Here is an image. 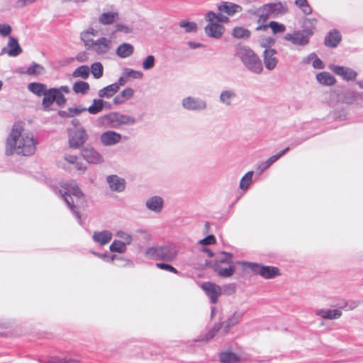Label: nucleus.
<instances>
[{"label":"nucleus","instance_id":"1","mask_svg":"<svg viewBox=\"0 0 363 363\" xmlns=\"http://www.w3.org/2000/svg\"><path fill=\"white\" fill-rule=\"evenodd\" d=\"M37 145L32 133L26 130L21 123H15L6 139L5 152L6 155L30 156L35 152Z\"/></svg>","mask_w":363,"mask_h":363},{"label":"nucleus","instance_id":"2","mask_svg":"<svg viewBox=\"0 0 363 363\" xmlns=\"http://www.w3.org/2000/svg\"><path fill=\"white\" fill-rule=\"evenodd\" d=\"M98 36V31L92 28L81 33L80 38L84 42L85 48L101 56L108 55L113 49V43L111 38Z\"/></svg>","mask_w":363,"mask_h":363},{"label":"nucleus","instance_id":"3","mask_svg":"<svg viewBox=\"0 0 363 363\" xmlns=\"http://www.w3.org/2000/svg\"><path fill=\"white\" fill-rule=\"evenodd\" d=\"M59 194L64 199L67 206L74 213L79 223L82 224L81 216L75 208L77 205L82 203L81 199L83 194L77 184L74 182L65 183L59 190Z\"/></svg>","mask_w":363,"mask_h":363},{"label":"nucleus","instance_id":"4","mask_svg":"<svg viewBox=\"0 0 363 363\" xmlns=\"http://www.w3.org/2000/svg\"><path fill=\"white\" fill-rule=\"evenodd\" d=\"M205 20L207 22L204 28L206 35L215 39L221 38L225 33V28L221 23H227L230 21L228 16L213 11L207 12Z\"/></svg>","mask_w":363,"mask_h":363},{"label":"nucleus","instance_id":"5","mask_svg":"<svg viewBox=\"0 0 363 363\" xmlns=\"http://www.w3.org/2000/svg\"><path fill=\"white\" fill-rule=\"evenodd\" d=\"M235 55L251 72L260 74L262 72V63L258 55L250 48L245 45H238L235 48Z\"/></svg>","mask_w":363,"mask_h":363},{"label":"nucleus","instance_id":"6","mask_svg":"<svg viewBox=\"0 0 363 363\" xmlns=\"http://www.w3.org/2000/svg\"><path fill=\"white\" fill-rule=\"evenodd\" d=\"M145 255L147 258L173 262L177 257V250L172 244L156 245L146 249Z\"/></svg>","mask_w":363,"mask_h":363},{"label":"nucleus","instance_id":"7","mask_svg":"<svg viewBox=\"0 0 363 363\" xmlns=\"http://www.w3.org/2000/svg\"><path fill=\"white\" fill-rule=\"evenodd\" d=\"M135 122V118L118 112H111L97 119L99 126L109 128H118L123 125H133Z\"/></svg>","mask_w":363,"mask_h":363},{"label":"nucleus","instance_id":"8","mask_svg":"<svg viewBox=\"0 0 363 363\" xmlns=\"http://www.w3.org/2000/svg\"><path fill=\"white\" fill-rule=\"evenodd\" d=\"M244 270L249 269L259 274L264 279H273L279 274V270L276 267L262 266L259 264L250 262L239 261L237 262Z\"/></svg>","mask_w":363,"mask_h":363},{"label":"nucleus","instance_id":"9","mask_svg":"<svg viewBox=\"0 0 363 363\" xmlns=\"http://www.w3.org/2000/svg\"><path fill=\"white\" fill-rule=\"evenodd\" d=\"M89 135L83 126H78L77 129L68 130V143L69 147L78 149L88 140Z\"/></svg>","mask_w":363,"mask_h":363},{"label":"nucleus","instance_id":"10","mask_svg":"<svg viewBox=\"0 0 363 363\" xmlns=\"http://www.w3.org/2000/svg\"><path fill=\"white\" fill-rule=\"evenodd\" d=\"M184 109L189 111L200 112L207 108V102L200 97L189 96L184 97L181 102Z\"/></svg>","mask_w":363,"mask_h":363},{"label":"nucleus","instance_id":"11","mask_svg":"<svg viewBox=\"0 0 363 363\" xmlns=\"http://www.w3.org/2000/svg\"><path fill=\"white\" fill-rule=\"evenodd\" d=\"M82 158L89 164H99L104 162V160L101 153L91 146H86L81 150Z\"/></svg>","mask_w":363,"mask_h":363},{"label":"nucleus","instance_id":"12","mask_svg":"<svg viewBox=\"0 0 363 363\" xmlns=\"http://www.w3.org/2000/svg\"><path fill=\"white\" fill-rule=\"evenodd\" d=\"M328 68L336 75L340 77L342 79L346 81L354 80L357 76V72L348 67L330 64L328 66Z\"/></svg>","mask_w":363,"mask_h":363},{"label":"nucleus","instance_id":"13","mask_svg":"<svg viewBox=\"0 0 363 363\" xmlns=\"http://www.w3.org/2000/svg\"><path fill=\"white\" fill-rule=\"evenodd\" d=\"M123 136L114 130H106L100 135L99 140L103 146H114L122 141Z\"/></svg>","mask_w":363,"mask_h":363},{"label":"nucleus","instance_id":"14","mask_svg":"<svg viewBox=\"0 0 363 363\" xmlns=\"http://www.w3.org/2000/svg\"><path fill=\"white\" fill-rule=\"evenodd\" d=\"M106 182L111 191L121 193L125 189V179L116 174L107 176L106 178Z\"/></svg>","mask_w":363,"mask_h":363},{"label":"nucleus","instance_id":"15","mask_svg":"<svg viewBox=\"0 0 363 363\" xmlns=\"http://www.w3.org/2000/svg\"><path fill=\"white\" fill-rule=\"evenodd\" d=\"M23 52L18 40L13 36H9L6 47L3 48L0 55L7 54L9 57H17Z\"/></svg>","mask_w":363,"mask_h":363},{"label":"nucleus","instance_id":"16","mask_svg":"<svg viewBox=\"0 0 363 363\" xmlns=\"http://www.w3.org/2000/svg\"><path fill=\"white\" fill-rule=\"evenodd\" d=\"M284 39L291 42L293 45L304 46L308 44L309 40L308 35L303 30H297L293 33H287L284 35Z\"/></svg>","mask_w":363,"mask_h":363},{"label":"nucleus","instance_id":"17","mask_svg":"<svg viewBox=\"0 0 363 363\" xmlns=\"http://www.w3.org/2000/svg\"><path fill=\"white\" fill-rule=\"evenodd\" d=\"M201 289L205 291L213 303L217 302L218 297L222 294L221 288L218 285L211 282L203 283L201 284Z\"/></svg>","mask_w":363,"mask_h":363},{"label":"nucleus","instance_id":"18","mask_svg":"<svg viewBox=\"0 0 363 363\" xmlns=\"http://www.w3.org/2000/svg\"><path fill=\"white\" fill-rule=\"evenodd\" d=\"M164 199L157 195L150 196L145 201V207L155 213H161L164 208Z\"/></svg>","mask_w":363,"mask_h":363},{"label":"nucleus","instance_id":"19","mask_svg":"<svg viewBox=\"0 0 363 363\" xmlns=\"http://www.w3.org/2000/svg\"><path fill=\"white\" fill-rule=\"evenodd\" d=\"M264 9L267 13L272 17L283 15L288 11L286 4L281 2L266 4Z\"/></svg>","mask_w":363,"mask_h":363},{"label":"nucleus","instance_id":"20","mask_svg":"<svg viewBox=\"0 0 363 363\" xmlns=\"http://www.w3.org/2000/svg\"><path fill=\"white\" fill-rule=\"evenodd\" d=\"M277 51L273 48H266L263 53L264 63L268 70L274 69L278 62Z\"/></svg>","mask_w":363,"mask_h":363},{"label":"nucleus","instance_id":"21","mask_svg":"<svg viewBox=\"0 0 363 363\" xmlns=\"http://www.w3.org/2000/svg\"><path fill=\"white\" fill-rule=\"evenodd\" d=\"M237 98L236 91L232 89H223L219 95V101L225 106H231Z\"/></svg>","mask_w":363,"mask_h":363},{"label":"nucleus","instance_id":"22","mask_svg":"<svg viewBox=\"0 0 363 363\" xmlns=\"http://www.w3.org/2000/svg\"><path fill=\"white\" fill-rule=\"evenodd\" d=\"M218 9L220 11L219 13H226L228 16H233L242 11L241 6L228 1L222 2L218 6Z\"/></svg>","mask_w":363,"mask_h":363},{"label":"nucleus","instance_id":"23","mask_svg":"<svg viewBox=\"0 0 363 363\" xmlns=\"http://www.w3.org/2000/svg\"><path fill=\"white\" fill-rule=\"evenodd\" d=\"M52 92H53L56 104L59 106H62L67 101L63 94H69L70 92V89L68 86H62L59 88H52Z\"/></svg>","mask_w":363,"mask_h":363},{"label":"nucleus","instance_id":"24","mask_svg":"<svg viewBox=\"0 0 363 363\" xmlns=\"http://www.w3.org/2000/svg\"><path fill=\"white\" fill-rule=\"evenodd\" d=\"M244 315V312L235 311L232 315H230L226 321L220 323L221 327H223L224 333H227L230 328L237 325Z\"/></svg>","mask_w":363,"mask_h":363},{"label":"nucleus","instance_id":"25","mask_svg":"<svg viewBox=\"0 0 363 363\" xmlns=\"http://www.w3.org/2000/svg\"><path fill=\"white\" fill-rule=\"evenodd\" d=\"M112 237V233L106 230L94 232L92 239L95 242L99 243L101 245H105L111 240Z\"/></svg>","mask_w":363,"mask_h":363},{"label":"nucleus","instance_id":"26","mask_svg":"<svg viewBox=\"0 0 363 363\" xmlns=\"http://www.w3.org/2000/svg\"><path fill=\"white\" fill-rule=\"evenodd\" d=\"M315 314L324 319H338L342 315V311L339 309H318Z\"/></svg>","mask_w":363,"mask_h":363},{"label":"nucleus","instance_id":"27","mask_svg":"<svg viewBox=\"0 0 363 363\" xmlns=\"http://www.w3.org/2000/svg\"><path fill=\"white\" fill-rule=\"evenodd\" d=\"M134 52V47L128 43H123L116 50V55L121 58L130 57Z\"/></svg>","mask_w":363,"mask_h":363},{"label":"nucleus","instance_id":"28","mask_svg":"<svg viewBox=\"0 0 363 363\" xmlns=\"http://www.w3.org/2000/svg\"><path fill=\"white\" fill-rule=\"evenodd\" d=\"M119 18V13L118 11H111L104 12L99 18V21L103 25H110L118 20Z\"/></svg>","mask_w":363,"mask_h":363},{"label":"nucleus","instance_id":"29","mask_svg":"<svg viewBox=\"0 0 363 363\" xmlns=\"http://www.w3.org/2000/svg\"><path fill=\"white\" fill-rule=\"evenodd\" d=\"M315 79L320 84L324 86H333L336 83V79L328 72L318 73Z\"/></svg>","mask_w":363,"mask_h":363},{"label":"nucleus","instance_id":"30","mask_svg":"<svg viewBox=\"0 0 363 363\" xmlns=\"http://www.w3.org/2000/svg\"><path fill=\"white\" fill-rule=\"evenodd\" d=\"M134 95V90L132 88L128 87L120 92L119 94L116 96L113 99V103L116 105L123 104L125 101L130 99Z\"/></svg>","mask_w":363,"mask_h":363},{"label":"nucleus","instance_id":"31","mask_svg":"<svg viewBox=\"0 0 363 363\" xmlns=\"http://www.w3.org/2000/svg\"><path fill=\"white\" fill-rule=\"evenodd\" d=\"M303 62L306 64H311L314 69H322L325 67L323 62L313 52L306 57L303 59Z\"/></svg>","mask_w":363,"mask_h":363},{"label":"nucleus","instance_id":"32","mask_svg":"<svg viewBox=\"0 0 363 363\" xmlns=\"http://www.w3.org/2000/svg\"><path fill=\"white\" fill-rule=\"evenodd\" d=\"M219 359L222 363H237L240 357L231 351H223L219 354Z\"/></svg>","mask_w":363,"mask_h":363},{"label":"nucleus","instance_id":"33","mask_svg":"<svg viewBox=\"0 0 363 363\" xmlns=\"http://www.w3.org/2000/svg\"><path fill=\"white\" fill-rule=\"evenodd\" d=\"M341 40L340 33L337 30L330 31L325 40L327 46L335 48L337 45Z\"/></svg>","mask_w":363,"mask_h":363},{"label":"nucleus","instance_id":"34","mask_svg":"<svg viewBox=\"0 0 363 363\" xmlns=\"http://www.w3.org/2000/svg\"><path fill=\"white\" fill-rule=\"evenodd\" d=\"M28 89L30 92L37 95L38 96H43L44 94H45L46 91L48 90L47 86L45 84L38 83V82L30 83L28 85Z\"/></svg>","mask_w":363,"mask_h":363},{"label":"nucleus","instance_id":"35","mask_svg":"<svg viewBox=\"0 0 363 363\" xmlns=\"http://www.w3.org/2000/svg\"><path fill=\"white\" fill-rule=\"evenodd\" d=\"M359 96L360 94L357 92L353 91H347L340 95V99L343 103L352 104L357 103Z\"/></svg>","mask_w":363,"mask_h":363},{"label":"nucleus","instance_id":"36","mask_svg":"<svg viewBox=\"0 0 363 363\" xmlns=\"http://www.w3.org/2000/svg\"><path fill=\"white\" fill-rule=\"evenodd\" d=\"M118 91V86L116 84H110L99 91L98 95L101 98L109 99Z\"/></svg>","mask_w":363,"mask_h":363},{"label":"nucleus","instance_id":"37","mask_svg":"<svg viewBox=\"0 0 363 363\" xmlns=\"http://www.w3.org/2000/svg\"><path fill=\"white\" fill-rule=\"evenodd\" d=\"M254 172H247L240 179L239 183V188L243 191H246L252 184V177Z\"/></svg>","mask_w":363,"mask_h":363},{"label":"nucleus","instance_id":"38","mask_svg":"<svg viewBox=\"0 0 363 363\" xmlns=\"http://www.w3.org/2000/svg\"><path fill=\"white\" fill-rule=\"evenodd\" d=\"M111 261L116 260V265L119 267H133L134 266L133 262L127 258L123 257H118L117 255H112L110 257Z\"/></svg>","mask_w":363,"mask_h":363},{"label":"nucleus","instance_id":"39","mask_svg":"<svg viewBox=\"0 0 363 363\" xmlns=\"http://www.w3.org/2000/svg\"><path fill=\"white\" fill-rule=\"evenodd\" d=\"M52 91V88L49 89L43 95L44 97L43 99L42 105L45 110L49 109L50 107L52 105V104L55 102L53 92Z\"/></svg>","mask_w":363,"mask_h":363},{"label":"nucleus","instance_id":"40","mask_svg":"<svg viewBox=\"0 0 363 363\" xmlns=\"http://www.w3.org/2000/svg\"><path fill=\"white\" fill-rule=\"evenodd\" d=\"M104 108V101L102 99H94L93 104L86 108V111L91 114H97L102 111Z\"/></svg>","mask_w":363,"mask_h":363},{"label":"nucleus","instance_id":"41","mask_svg":"<svg viewBox=\"0 0 363 363\" xmlns=\"http://www.w3.org/2000/svg\"><path fill=\"white\" fill-rule=\"evenodd\" d=\"M72 89L76 94H85L89 89V85L86 82L78 81L73 84Z\"/></svg>","mask_w":363,"mask_h":363},{"label":"nucleus","instance_id":"42","mask_svg":"<svg viewBox=\"0 0 363 363\" xmlns=\"http://www.w3.org/2000/svg\"><path fill=\"white\" fill-rule=\"evenodd\" d=\"M109 250L113 252L125 253L127 250V246L120 240H115L109 246Z\"/></svg>","mask_w":363,"mask_h":363},{"label":"nucleus","instance_id":"43","mask_svg":"<svg viewBox=\"0 0 363 363\" xmlns=\"http://www.w3.org/2000/svg\"><path fill=\"white\" fill-rule=\"evenodd\" d=\"M179 26L185 30L186 33H196L197 31V24L194 22L182 20Z\"/></svg>","mask_w":363,"mask_h":363},{"label":"nucleus","instance_id":"44","mask_svg":"<svg viewBox=\"0 0 363 363\" xmlns=\"http://www.w3.org/2000/svg\"><path fill=\"white\" fill-rule=\"evenodd\" d=\"M90 72V69L88 66L82 65L77 68L73 74L72 76L74 77H82L83 79H86Z\"/></svg>","mask_w":363,"mask_h":363},{"label":"nucleus","instance_id":"45","mask_svg":"<svg viewBox=\"0 0 363 363\" xmlns=\"http://www.w3.org/2000/svg\"><path fill=\"white\" fill-rule=\"evenodd\" d=\"M26 73L28 75H40L44 73V67L37 63H33L26 70Z\"/></svg>","mask_w":363,"mask_h":363},{"label":"nucleus","instance_id":"46","mask_svg":"<svg viewBox=\"0 0 363 363\" xmlns=\"http://www.w3.org/2000/svg\"><path fill=\"white\" fill-rule=\"evenodd\" d=\"M116 236L120 238L121 242H123L125 245H130L133 241L132 235L123 230H118L116 233Z\"/></svg>","mask_w":363,"mask_h":363},{"label":"nucleus","instance_id":"47","mask_svg":"<svg viewBox=\"0 0 363 363\" xmlns=\"http://www.w3.org/2000/svg\"><path fill=\"white\" fill-rule=\"evenodd\" d=\"M278 160H279V156L273 155V156L270 157L265 162H262L258 164L257 170L259 172V173L263 172Z\"/></svg>","mask_w":363,"mask_h":363},{"label":"nucleus","instance_id":"48","mask_svg":"<svg viewBox=\"0 0 363 363\" xmlns=\"http://www.w3.org/2000/svg\"><path fill=\"white\" fill-rule=\"evenodd\" d=\"M229 267L228 268H222L217 267L216 271L218 272V274L223 277H231L235 271V267L233 264H228Z\"/></svg>","mask_w":363,"mask_h":363},{"label":"nucleus","instance_id":"49","mask_svg":"<svg viewBox=\"0 0 363 363\" xmlns=\"http://www.w3.org/2000/svg\"><path fill=\"white\" fill-rule=\"evenodd\" d=\"M104 67L101 62L93 63L91 66V72L96 79H99L103 75Z\"/></svg>","mask_w":363,"mask_h":363},{"label":"nucleus","instance_id":"50","mask_svg":"<svg viewBox=\"0 0 363 363\" xmlns=\"http://www.w3.org/2000/svg\"><path fill=\"white\" fill-rule=\"evenodd\" d=\"M250 35V32L242 27H235L233 31V35L236 38H247Z\"/></svg>","mask_w":363,"mask_h":363},{"label":"nucleus","instance_id":"51","mask_svg":"<svg viewBox=\"0 0 363 363\" xmlns=\"http://www.w3.org/2000/svg\"><path fill=\"white\" fill-rule=\"evenodd\" d=\"M221 325L218 324L213 327V328L206 335H201L200 337L197 340L199 341H208L210 339L213 338L215 335L217 333V332L221 328Z\"/></svg>","mask_w":363,"mask_h":363},{"label":"nucleus","instance_id":"52","mask_svg":"<svg viewBox=\"0 0 363 363\" xmlns=\"http://www.w3.org/2000/svg\"><path fill=\"white\" fill-rule=\"evenodd\" d=\"M155 65V56L150 55L143 59L142 62L143 69L145 70H150L152 69Z\"/></svg>","mask_w":363,"mask_h":363},{"label":"nucleus","instance_id":"53","mask_svg":"<svg viewBox=\"0 0 363 363\" xmlns=\"http://www.w3.org/2000/svg\"><path fill=\"white\" fill-rule=\"evenodd\" d=\"M233 255L230 253L222 252L216 258L218 263H225L228 264H233L232 262Z\"/></svg>","mask_w":363,"mask_h":363},{"label":"nucleus","instance_id":"54","mask_svg":"<svg viewBox=\"0 0 363 363\" xmlns=\"http://www.w3.org/2000/svg\"><path fill=\"white\" fill-rule=\"evenodd\" d=\"M128 79H140L143 77V73L139 70H135L130 68H125L123 70Z\"/></svg>","mask_w":363,"mask_h":363},{"label":"nucleus","instance_id":"55","mask_svg":"<svg viewBox=\"0 0 363 363\" xmlns=\"http://www.w3.org/2000/svg\"><path fill=\"white\" fill-rule=\"evenodd\" d=\"M295 4L305 14L308 15L312 13V9L308 4L307 0H296Z\"/></svg>","mask_w":363,"mask_h":363},{"label":"nucleus","instance_id":"56","mask_svg":"<svg viewBox=\"0 0 363 363\" xmlns=\"http://www.w3.org/2000/svg\"><path fill=\"white\" fill-rule=\"evenodd\" d=\"M269 27L272 30L274 33H283L286 30V27L284 24L276 21H271L269 24Z\"/></svg>","mask_w":363,"mask_h":363},{"label":"nucleus","instance_id":"57","mask_svg":"<svg viewBox=\"0 0 363 363\" xmlns=\"http://www.w3.org/2000/svg\"><path fill=\"white\" fill-rule=\"evenodd\" d=\"M86 111V108L83 107L82 105L77 106L75 107H70L68 108V114L71 117L78 116L84 111Z\"/></svg>","mask_w":363,"mask_h":363},{"label":"nucleus","instance_id":"58","mask_svg":"<svg viewBox=\"0 0 363 363\" xmlns=\"http://www.w3.org/2000/svg\"><path fill=\"white\" fill-rule=\"evenodd\" d=\"M116 29L118 32H121L125 34L131 33L133 30V28L131 26L123 24V23H118L116 26Z\"/></svg>","mask_w":363,"mask_h":363},{"label":"nucleus","instance_id":"59","mask_svg":"<svg viewBox=\"0 0 363 363\" xmlns=\"http://www.w3.org/2000/svg\"><path fill=\"white\" fill-rule=\"evenodd\" d=\"M12 31L11 27L9 24L0 23V35L6 37L9 36Z\"/></svg>","mask_w":363,"mask_h":363},{"label":"nucleus","instance_id":"60","mask_svg":"<svg viewBox=\"0 0 363 363\" xmlns=\"http://www.w3.org/2000/svg\"><path fill=\"white\" fill-rule=\"evenodd\" d=\"M156 267L159 269L166 270L174 274H178V271L173 266L166 263H157Z\"/></svg>","mask_w":363,"mask_h":363},{"label":"nucleus","instance_id":"61","mask_svg":"<svg viewBox=\"0 0 363 363\" xmlns=\"http://www.w3.org/2000/svg\"><path fill=\"white\" fill-rule=\"evenodd\" d=\"M360 304V301L357 300H350L348 301H346L345 303V305L342 306V308H346L347 310H354Z\"/></svg>","mask_w":363,"mask_h":363},{"label":"nucleus","instance_id":"62","mask_svg":"<svg viewBox=\"0 0 363 363\" xmlns=\"http://www.w3.org/2000/svg\"><path fill=\"white\" fill-rule=\"evenodd\" d=\"M74 361L71 359H67L66 358L60 357H52L45 362V363H73Z\"/></svg>","mask_w":363,"mask_h":363},{"label":"nucleus","instance_id":"63","mask_svg":"<svg viewBox=\"0 0 363 363\" xmlns=\"http://www.w3.org/2000/svg\"><path fill=\"white\" fill-rule=\"evenodd\" d=\"M37 0H17L15 6L16 8H23L35 3Z\"/></svg>","mask_w":363,"mask_h":363},{"label":"nucleus","instance_id":"64","mask_svg":"<svg viewBox=\"0 0 363 363\" xmlns=\"http://www.w3.org/2000/svg\"><path fill=\"white\" fill-rule=\"evenodd\" d=\"M64 160L71 164H74L78 160V157L77 155L66 153L64 155Z\"/></svg>","mask_w":363,"mask_h":363}]
</instances>
